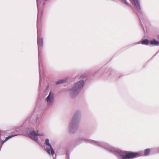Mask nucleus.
<instances>
[{
	"mask_svg": "<svg viewBox=\"0 0 159 159\" xmlns=\"http://www.w3.org/2000/svg\"><path fill=\"white\" fill-rule=\"evenodd\" d=\"M119 154L117 155V157L119 158H121V159H129V158L135 157H139L143 156V152L135 153L131 152L129 153H127V152H125L126 154L124 155L125 154L124 152L121 151L118 152Z\"/></svg>",
	"mask_w": 159,
	"mask_h": 159,
	"instance_id": "obj_1",
	"label": "nucleus"
},
{
	"mask_svg": "<svg viewBox=\"0 0 159 159\" xmlns=\"http://www.w3.org/2000/svg\"><path fill=\"white\" fill-rule=\"evenodd\" d=\"M79 114L78 112L75 113L73 118L70 122L69 126V131L70 133H74V130H76L78 126V117Z\"/></svg>",
	"mask_w": 159,
	"mask_h": 159,
	"instance_id": "obj_2",
	"label": "nucleus"
},
{
	"mask_svg": "<svg viewBox=\"0 0 159 159\" xmlns=\"http://www.w3.org/2000/svg\"><path fill=\"white\" fill-rule=\"evenodd\" d=\"M84 83L83 80L79 81L70 89V93L72 95L77 94L83 87Z\"/></svg>",
	"mask_w": 159,
	"mask_h": 159,
	"instance_id": "obj_3",
	"label": "nucleus"
},
{
	"mask_svg": "<svg viewBox=\"0 0 159 159\" xmlns=\"http://www.w3.org/2000/svg\"><path fill=\"white\" fill-rule=\"evenodd\" d=\"M85 141L86 142H89L92 143L95 146H98L100 147H102L106 149L107 150H108L111 152H115L116 151L115 149L114 148L107 144H105L104 145H103L102 144L101 142H98L97 141H95L94 140H91Z\"/></svg>",
	"mask_w": 159,
	"mask_h": 159,
	"instance_id": "obj_4",
	"label": "nucleus"
},
{
	"mask_svg": "<svg viewBox=\"0 0 159 159\" xmlns=\"http://www.w3.org/2000/svg\"><path fill=\"white\" fill-rule=\"evenodd\" d=\"M29 137L32 140L36 141L37 143H39V142L38 141L37 136H43L44 135L43 133H39L37 131L35 132L34 131H30L29 132H27Z\"/></svg>",
	"mask_w": 159,
	"mask_h": 159,
	"instance_id": "obj_5",
	"label": "nucleus"
},
{
	"mask_svg": "<svg viewBox=\"0 0 159 159\" xmlns=\"http://www.w3.org/2000/svg\"><path fill=\"white\" fill-rule=\"evenodd\" d=\"M37 43L38 45V55L39 58V68L40 67L41 60H40V48L43 46V40L42 38H39V35H38V38H37Z\"/></svg>",
	"mask_w": 159,
	"mask_h": 159,
	"instance_id": "obj_6",
	"label": "nucleus"
},
{
	"mask_svg": "<svg viewBox=\"0 0 159 159\" xmlns=\"http://www.w3.org/2000/svg\"><path fill=\"white\" fill-rule=\"evenodd\" d=\"M45 144L48 147L46 148V151L49 154L53 155L54 154L55 152L53 149L51 144L49 143V140L48 139H47L45 140Z\"/></svg>",
	"mask_w": 159,
	"mask_h": 159,
	"instance_id": "obj_7",
	"label": "nucleus"
},
{
	"mask_svg": "<svg viewBox=\"0 0 159 159\" xmlns=\"http://www.w3.org/2000/svg\"><path fill=\"white\" fill-rule=\"evenodd\" d=\"M45 101L50 106H52L54 102V94L51 92L45 99Z\"/></svg>",
	"mask_w": 159,
	"mask_h": 159,
	"instance_id": "obj_8",
	"label": "nucleus"
},
{
	"mask_svg": "<svg viewBox=\"0 0 159 159\" xmlns=\"http://www.w3.org/2000/svg\"><path fill=\"white\" fill-rule=\"evenodd\" d=\"M134 3V4L138 10H141V7L140 4L139 0H133Z\"/></svg>",
	"mask_w": 159,
	"mask_h": 159,
	"instance_id": "obj_9",
	"label": "nucleus"
},
{
	"mask_svg": "<svg viewBox=\"0 0 159 159\" xmlns=\"http://www.w3.org/2000/svg\"><path fill=\"white\" fill-rule=\"evenodd\" d=\"M150 43L151 45H159V42L156 41L154 39L150 41Z\"/></svg>",
	"mask_w": 159,
	"mask_h": 159,
	"instance_id": "obj_10",
	"label": "nucleus"
},
{
	"mask_svg": "<svg viewBox=\"0 0 159 159\" xmlns=\"http://www.w3.org/2000/svg\"><path fill=\"white\" fill-rule=\"evenodd\" d=\"M37 1V7H38V17H37V28H38V19H39V6L40 4V2L38 0H36Z\"/></svg>",
	"mask_w": 159,
	"mask_h": 159,
	"instance_id": "obj_11",
	"label": "nucleus"
},
{
	"mask_svg": "<svg viewBox=\"0 0 159 159\" xmlns=\"http://www.w3.org/2000/svg\"><path fill=\"white\" fill-rule=\"evenodd\" d=\"M149 43V41L148 39H145L143 40L142 42L141 43L143 44L148 45Z\"/></svg>",
	"mask_w": 159,
	"mask_h": 159,
	"instance_id": "obj_12",
	"label": "nucleus"
},
{
	"mask_svg": "<svg viewBox=\"0 0 159 159\" xmlns=\"http://www.w3.org/2000/svg\"><path fill=\"white\" fill-rule=\"evenodd\" d=\"M150 152V149L149 148L146 149L144 150V154L145 156H147L149 154Z\"/></svg>",
	"mask_w": 159,
	"mask_h": 159,
	"instance_id": "obj_13",
	"label": "nucleus"
},
{
	"mask_svg": "<svg viewBox=\"0 0 159 159\" xmlns=\"http://www.w3.org/2000/svg\"><path fill=\"white\" fill-rule=\"evenodd\" d=\"M66 81V80H61L56 82L57 84H58L61 83H63L65 82Z\"/></svg>",
	"mask_w": 159,
	"mask_h": 159,
	"instance_id": "obj_14",
	"label": "nucleus"
},
{
	"mask_svg": "<svg viewBox=\"0 0 159 159\" xmlns=\"http://www.w3.org/2000/svg\"><path fill=\"white\" fill-rule=\"evenodd\" d=\"M122 2L124 4H125L127 5H129L126 0H122Z\"/></svg>",
	"mask_w": 159,
	"mask_h": 159,
	"instance_id": "obj_15",
	"label": "nucleus"
},
{
	"mask_svg": "<svg viewBox=\"0 0 159 159\" xmlns=\"http://www.w3.org/2000/svg\"><path fill=\"white\" fill-rule=\"evenodd\" d=\"M39 75H40V77H41V75H40V72L39 71Z\"/></svg>",
	"mask_w": 159,
	"mask_h": 159,
	"instance_id": "obj_16",
	"label": "nucleus"
},
{
	"mask_svg": "<svg viewBox=\"0 0 159 159\" xmlns=\"http://www.w3.org/2000/svg\"><path fill=\"white\" fill-rule=\"evenodd\" d=\"M158 39H159V35H158Z\"/></svg>",
	"mask_w": 159,
	"mask_h": 159,
	"instance_id": "obj_17",
	"label": "nucleus"
}]
</instances>
